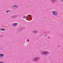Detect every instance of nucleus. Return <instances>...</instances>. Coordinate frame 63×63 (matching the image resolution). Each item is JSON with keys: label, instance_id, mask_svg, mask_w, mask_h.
I'll return each instance as SVG.
<instances>
[{"label": "nucleus", "instance_id": "f257e3e1", "mask_svg": "<svg viewBox=\"0 0 63 63\" xmlns=\"http://www.w3.org/2000/svg\"><path fill=\"white\" fill-rule=\"evenodd\" d=\"M53 15L55 16V15H57V13L55 12V11H54L53 12Z\"/></svg>", "mask_w": 63, "mask_h": 63}, {"label": "nucleus", "instance_id": "f03ea898", "mask_svg": "<svg viewBox=\"0 0 63 63\" xmlns=\"http://www.w3.org/2000/svg\"><path fill=\"white\" fill-rule=\"evenodd\" d=\"M17 24V23H14L13 24H12V25L13 26H16Z\"/></svg>", "mask_w": 63, "mask_h": 63}, {"label": "nucleus", "instance_id": "7ed1b4c3", "mask_svg": "<svg viewBox=\"0 0 63 63\" xmlns=\"http://www.w3.org/2000/svg\"><path fill=\"white\" fill-rule=\"evenodd\" d=\"M46 54H47V52H43L42 53V55Z\"/></svg>", "mask_w": 63, "mask_h": 63}, {"label": "nucleus", "instance_id": "20e7f679", "mask_svg": "<svg viewBox=\"0 0 63 63\" xmlns=\"http://www.w3.org/2000/svg\"><path fill=\"white\" fill-rule=\"evenodd\" d=\"M38 59V58L36 57L34 59V60H35V61H37V60Z\"/></svg>", "mask_w": 63, "mask_h": 63}, {"label": "nucleus", "instance_id": "39448f33", "mask_svg": "<svg viewBox=\"0 0 63 63\" xmlns=\"http://www.w3.org/2000/svg\"><path fill=\"white\" fill-rule=\"evenodd\" d=\"M5 29H0V30L1 31H4L5 30Z\"/></svg>", "mask_w": 63, "mask_h": 63}, {"label": "nucleus", "instance_id": "423d86ee", "mask_svg": "<svg viewBox=\"0 0 63 63\" xmlns=\"http://www.w3.org/2000/svg\"><path fill=\"white\" fill-rule=\"evenodd\" d=\"M0 55L1 56H4V54H0Z\"/></svg>", "mask_w": 63, "mask_h": 63}, {"label": "nucleus", "instance_id": "0eeeda50", "mask_svg": "<svg viewBox=\"0 0 63 63\" xmlns=\"http://www.w3.org/2000/svg\"><path fill=\"white\" fill-rule=\"evenodd\" d=\"M33 33H37V31H33Z\"/></svg>", "mask_w": 63, "mask_h": 63}, {"label": "nucleus", "instance_id": "6e6552de", "mask_svg": "<svg viewBox=\"0 0 63 63\" xmlns=\"http://www.w3.org/2000/svg\"><path fill=\"white\" fill-rule=\"evenodd\" d=\"M17 6V5H14V6L13 7H16V6Z\"/></svg>", "mask_w": 63, "mask_h": 63}, {"label": "nucleus", "instance_id": "1a4fd4ad", "mask_svg": "<svg viewBox=\"0 0 63 63\" xmlns=\"http://www.w3.org/2000/svg\"><path fill=\"white\" fill-rule=\"evenodd\" d=\"M52 1L53 2H54L55 1V0H52Z\"/></svg>", "mask_w": 63, "mask_h": 63}, {"label": "nucleus", "instance_id": "9d476101", "mask_svg": "<svg viewBox=\"0 0 63 63\" xmlns=\"http://www.w3.org/2000/svg\"><path fill=\"white\" fill-rule=\"evenodd\" d=\"M25 17H26V16H24V17H23V18H25Z\"/></svg>", "mask_w": 63, "mask_h": 63}, {"label": "nucleus", "instance_id": "9b49d317", "mask_svg": "<svg viewBox=\"0 0 63 63\" xmlns=\"http://www.w3.org/2000/svg\"><path fill=\"white\" fill-rule=\"evenodd\" d=\"M29 16H30V17H31L32 16H31V15H29Z\"/></svg>", "mask_w": 63, "mask_h": 63}, {"label": "nucleus", "instance_id": "f8f14e48", "mask_svg": "<svg viewBox=\"0 0 63 63\" xmlns=\"http://www.w3.org/2000/svg\"><path fill=\"white\" fill-rule=\"evenodd\" d=\"M8 12H9V11H7L6 12V13H8Z\"/></svg>", "mask_w": 63, "mask_h": 63}, {"label": "nucleus", "instance_id": "ddd939ff", "mask_svg": "<svg viewBox=\"0 0 63 63\" xmlns=\"http://www.w3.org/2000/svg\"><path fill=\"white\" fill-rule=\"evenodd\" d=\"M0 63H3L1 62H0Z\"/></svg>", "mask_w": 63, "mask_h": 63}, {"label": "nucleus", "instance_id": "4468645a", "mask_svg": "<svg viewBox=\"0 0 63 63\" xmlns=\"http://www.w3.org/2000/svg\"><path fill=\"white\" fill-rule=\"evenodd\" d=\"M61 1H63V0H61Z\"/></svg>", "mask_w": 63, "mask_h": 63}, {"label": "nucleus", "instance_id": "2eb2a0df", "mask_svg": "<svg viewBox=\"0 0 63 63\" xmlns=\"http://www.w3.org/2000/svg\"><path fill=\"white\" fill-rule=\"evenodd\" d=\"M45 36H46V35H45Z\"/></svg>", "mask_w": 63, "mask_h": 63}]
</instances>
